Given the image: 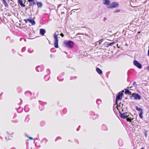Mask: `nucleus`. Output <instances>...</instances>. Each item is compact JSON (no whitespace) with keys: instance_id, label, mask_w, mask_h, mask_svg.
<instances>
[{"instance_id":"obj_1","label":"nucleus","mask_w":149,"mask_h":149,"mask_svg":"<svg viewBox=\"0 0 149 149\" xmlns=\"http://www.w3.org/2000/svg\"><path fill=\"white\" fill-rule=\"evenodd\" d=\"M59 35L58 32V31L55 32L54 34V47L56 48H57L58 47V36Z\"/></svg>"},{"instance_id":"obj_2","label":"nucleus","mask_w":149,"mask_h":149,"mask_svg":"<svg viewBox=\"0 0 149 149\" xmlns=\"http://www.w3.org/2000/svg\"><path fill=\"white\" fill-rule=\"evenodd\" d=\"M64 44L66 47L70 48H72L74 45V42L71 40H68L67 42H65Z\"/></svg>"},{"instance_id":"obj_3","label":"nucleus","mask_w":149,"mask_h":149,"mask_svg":"<svg viewBox=\"0 0 149 149\" xmlns=\"http://www.w3.org/2000/svg\"><path fill=\"white\" fill-rule=\"evenodd\" d=\"M124 92V90L122 91V92H119L118 94L117 95L116 100V103L117 105V103L118 100H122V97L123 95V93Z\"/></svg>"},{"instance_id":"obj_4","label":"nucleus","mask_w":149,"mask_h":149,"mask_svg":"<svg viewBox=\"0 0 149 149\" xmlns=\"http://www.w3.org/2000/svg\"><path fill=\"white\" fill-rule=\"evenodd\" d=\"M119 4L118 3L116 2H112L109 5L107 6L108 8H116L118 7Z\"/></svg>"},{"instance_id":"obj_5","label":"nucleus","mask_w":149,"mask_h":149,"mask_svg":"<svg viewBox=\"0 0 149 149\" xmlns=\"http://www.w3.org/2000/svg\"><path fill=\"white\" fill-rule=\"evenodd\" d=\"M133 97H134L135 100H139L141 98V96L138 94L136 93H133L132 94V95L130 97V98L132 99Z\"/></svg>"},{"instance_id":"obj_6","label":"nucleus","mask_w":149,"mask_h":149,"mask_svg":"<svg viewBox=\"0 0 149 149\" xmlns=\"http://www.w3.org/2000/svg\"><path fill=\"white\" fill-rule=\"evenodd\" d=\"M120 114V116L121 118H127L129 116L128 114L127 113H122L120 111H119Z\"/></svg>"},{"instance_id":"obj_7","label":"nucleus","mask_w":149,"mask_h":149,"mask_svg":"<svg viewBox=\"0 0 149 149\" xmlns=\"http://www.w3.org/2000/svg\"><path fill=\"white\" fill-rule=\"evenodd\" d=\"M133 64L134 65L139 69H141L142 68L141 64L136 60L134 61Z\"/></svg>"},{"instance_id":"obj_8","label":"nucleus","mask_w":149,"mask_h":149,"mask_svg":"<svg viewBox=\"0 0 149 149\" xmlns=\"http://www.w3.org/2000/svg\"><path fill=\"white\" fill-rule=\"evenodd\" d=\"M40 33L41 35L43 36L45 33V30L44 29H40Z\"/></svg>"},{"instance_id":"obj_9","label":"nucleus","mask_w":149,"mask_h":149,"mask_svg":"<svg viewBox=\"0 0 149 149\" xmlns=\"http://www.w3.org/2000/svg\"><path fill=\"white\" fill-rule=\"evenodd\" d=\"M18 1L20 5L22 7H24L25 6V5L23 3V1L22 0H18Z\"/></svg>"},{"instance_id":"obj_10","label":"nucleus","mask_w":149,"mask_h":149,"mask_svg":"<svg viewBox=\"0 0 149 149\" xmlns=\"http://www.w3.org/2000/svg\"><path fill=\"white\" fill-rule=\"evenodd\" d=\"M96 70L97 72L100 74H101L102 73V71L98 68H96Z\"/></svg>"},{"instance_id":"obj_11","label":"nucleus","mask_w":149,"mask_h":149,"mask_svg":"<svg viewBox=\"0 0 149 149\" xmlns=\"http://www.w3.org/2000/svg\"><path fill=\"white\" fill-rule=\"evenodd\" d=\"M29 22L31 23L32 25H34L35 24V22L33 19H29Z\"/></svg>"},{"instance_id":"obj_12","label":"nucleus","mask_w":149,"mask_h":149,"mask_svg":"<svg viewBox=\"0 0 149 149\" xmlns=\"http://www.w3.org/2000/svg\"><path fill=\"white\" fill-rule=\"evenodd\" d=\"M25 95L26 96H30L31 95V93L30 91H27L25 92Z\"/></svg>"},{"instance_id":"obj_13","label":"nucleus","mask_w":149,"mask_h":149,"mask_svg":"<svg viewBox=\"0 0 149 149\" xmlns=\"http://www.w3.org/2000/svg\"><path fill=\"white\" fill-rule=\"evenodd\" d=\"M102 128L104 130H106L107 129V126L104 124L102 125Z\"/></svg>"},{"instance_id":"obj_14","label":"nucleus","mask_w":149,"mask_h":149,"mask_svg":"<svg viewBox=\"0 0 149 149\" xmlns=\"http://www.w3.org/2000/svg\"><path fill=\"white\" fill-rule=\"evenodd\" d=\"M24 111L26 112H28L29 111V109L27 105H26L24 107Z\"/></svg>"},{"instance_id":"obj_15","label":"nucleus","mask_w":149,"mask_h":149,"mask_svg":"<svg viewBox=\"0 0 149 149\" xmlns=\"http://www.w3.org/2000/svg\"><path fill=\"white\" fill-rule=\"evenodd\" d=\"M49 77H50L49 75H46L45 76L44 79L45 81H47L49 79Z\"/></svg>"},{"instance_id":"obj_16","label":"nucleus","mask_w":149,"mask_h":149,"mask_svg":"<svg viewBox=\"0 0 149 149\" xmlns=\"http://www.w3.org/2000/svg\"><path fill=\"white\" fill-rule=\"evenodd\" d=\"M2 2L5 7H8V5L5 0H3Z\"/></svg>"},{"instance_id":"obj_17","label":"nucleus","mask_w":149,"mask_h":149,"mask_svg":"<svg viewBox=\"0 0 149 149\" xmlns=\"http://www.w3.org/2000/svg\"><path fill=\"white\" fill-rule=\"evenodd\" d=\"M36 4L38 7L41 8L42 6V4L41 2H38Z\"/></svg>"},{"instance_id":"obj_18","label":"nucleus","mask_w":149,"mask_h":149,"mask_svg":"<svg viewBox=\"0 0 149 149\" xmlns=\"http://www.w3.org/2000/svg\"><path fill=\"white\" fill-rule=\"evenodd\" d=\"M36 4V3L34 1V0L33 1H32L31 2L29 3V6H33L35 4Z\"/></svg>"},{"instance_id":"obj_19","label":"nucleus","mask_w":149,"mask_h":149,"mask_svg":"<svg viewBox=\"0 0 149 149\" xmlns=\"http://www.w3.org/2000/svg\"><path fill=\"white\" fill-rule=\"evenodd\" d=\"M39 108L40 110H41V111L42 110H43V108H44L42 104H40L39 106Z\"/></svg>"},{"instance_id":"obj_20","label":"nucleus","mask_w":149,"mask_h":149,"mask_svg":"<svg viewBox=\"0 0 149 149\" xmlns=\"http://www.w3.org/2000/svg\"><path fill=\"white\" fill-rule=\"evenodd\" d=\"M101 100L100 99H97L96 100L97 103L99 104H100Z\"/></svg>"},{"instance_id":"obj_21","label":"nucleus","mask_w":149,"mask_h":149,"mask_svg":"<svg viewBox=\"0 0 149 149\" xmlns=\"http://www.w3.org/2000/svg\"><path fill=\"white\" fill-rule=\"evenodd\" d=\"M115 42H112L109 43H108L107 44V45L108 46H111L112 45H113L114 44H115Z\"/></svg>"},{"instance_id":"obj_22","label":"nucleus","mask_w":149,"mask_h":149,"mask_svg":"<svg viewBox=\"0 0 149 149\" xmlns=\"http://www.w3.org/2000/svg\"><path fill=\"white\" fill-rule=\"evenodd\" d=\"M136 109L139 111H142V109L141 108H139L138 106H136Z\"/></svg>"},{"instance_id":"obj_23","label":"nucleus","mask_w":149,"mask_h":149,"mask_svg":"<svg viewBox=\"0 0 149 149\" xmlns=\"http://www.w3.org/2000/svg\"><path fill=\"white\" fill-rule=\"evenodd\" d=\"M33 52V49L31 48H30L28 50V52L29 53H31Z\"/></svg>"},{"instance_id":"obj_24","label":"nucleus","mask_w":149,"mask_h":149,"mask_svg":"<svg viewBox=\"0 0 149 149\" xmlns=\"http://www.w3.org/2000/svg\"><path fill=\"white\" fill-rule=\"evenodd\" d=\"M123 104H122L121 103H119V105L118 106H119V107H121V110L122 111H123Z\"/></svg>"},{"instance_id":"obj_25","label":"nucleus","mask_w":149,"mask_h":149,"mask_svg":"<svg viewBox=\"0 0 149 149\" xmlns=\"http://www.w3.org/2000/svg\"><path fill=\"white\" fill-rule=\"evenodd\" d=\"M57 79H58V80L59 81H62V80H63V78L61 77H57Z\"/></svg>"},{"instance_id":"obj_26","label":"nucleus","mask_w":149,"mask_h":149,"mask_svg":"<svg viewBox=\"0 0 149 149\" xmlns=\"http://www.w3.org/2000/svg\"><path fill=\"white\" fill-rule=\"evenodd\" d=\"M126 120L127 121L132 122V119L131 118H128Z\"/></svg>"},{"instance_id":"obj_27","label":"nucleus","mask_w":149,"mask_h":149,"mask_svg":"<svg viewBox=\"0 0 149 149\" xmlns=\"http://www.w3.org/2000/svg\"><path fill=\"white\" fill-rule=\"evenodd\" d=\"M142 111H141V113L139 114V117L141 119L143 118V116L142 115Z\"/></svg>"},{"instance_id":"obj_28","label":"nucleus","mask_w":149,"mask_h":149,"mask_svg":"<svg viewBox=\"0 0 149 149\" xmlns=\"http://www.w3.org/2000/svg\"><path fill=\"white\" fill-rule=\"evenodd\" d=\"M117 109L119 111H120V109H121V107H119V106H118V105H117Z\"/></svg>"},{"instance_id":"obj_29","label":"nucleus","mask_w":149,"mask_h":149,"mask_svg":"<svg viewBox=\"0 0 149 149\" xmlns=\"http://www.w3.org/2000/svg\"><path fill=\"white\" fill-rule=\"evenodd\" d=\"M125 94H128L129 92V90L127 89H125Z\"/></svg>"},{"instance_id":"obj_30","label":"nucleus","mask_w":149,"mask_h":149,"mask_svg":"<svg viewBox=\"0 0 149 149\" xmlns=\"http://www.w3.org/2000/svg\"><path fill=\"white\" fill-rule=\"evenodd\" d=\"M120 11V10L118 9L117 10H115L113 11L114 13H117L118 12H119Z\"/></svg>"},{"instance_id":"obj_31","label":"nucleus","mask_w":149,"mask_h":149,"mask_svg":"<svg viewBox=\"0 0 149 149\" xmlns=\"http://www.w3.org/2000/svg\"><path fill=\"white\" fill-rule=\"evenodd\" d=\"M102 40L103 39H102L99 41V45L101 44L102 43Z\"/></svg>"},{"instance_id":"obj_32","label":"nucleus","mask_w":149,"mask_h":149,"mask_svg":"<svg viewBox=\"0 0 149 149\" xmlns=\"http://www.w3.org/2000/svg\"><path fill=\"white\" fill-rule=\"evenodd\" d=\"M133 85H134L135 86H137L136 83L135 81H134L133 82Z\"/></svg>"},{"instance_id":"obj_33","label":"nucleus","mask_w":149,"mask_h":149,"mask_svg":"<svg viewBox=\"0 0 149 149\" xmlns=\"http://www.w3.org/2000/svg\"><path fill=\"white\" fill-rule=\"evenodd\" d=\"M29 19H24V21L26 23H27V22L29 21Z\"/></svg>"},{"instance_id":"obj_34","label":"nucleus","mask_w":149,"mask_h":149,"mask_svg":"<svg viewBox=\"0 0 149 149\" xmlns=\"http://www.w3.org/2000/svg\"><path fill=\"white\" fill-rule=\"evenodd\" d=\"M40 68V66H38V67H37L36 68V69L37 71H38V72H39V69H38V68Z\"/></svg>"},{"instance_id":"obj_35","label":"nucleus","mask_w":149,"mask_h":149,"mask_svg":"<svg viewBox=\"0 0 149 149\" xmlns=\"http://www.w3.org/2000/svg\"><path fill=\"white\" fill-rule=\"evenodd\" d=\"M25 47H23L22 49V52H24L25 50Z\"/></svg>"},{"instance_id":"obj_36","label":"nucleus","mask_w":149,"mask_h":149,"mask_svg":"<svg viewBox=\"0 0 149 149\" xmlns=\"http://www.w3.org/2000/svg\"><path fill=\"white\" fill-rule=\"evenodd\" d=\"M34 0H28V1L29 2V3H31V2L32 1H34Z\"/></svg>"},{"instance_id":"obj_37","label":"nucleus","mask_w":149,"mask_h":149,"mask_svg":"<svg viewBox=\"0 0 149 149\" xmlns=\"http://www.w3.org/2000/svg\"><path fill=\"white\" fill-rule=\"evenodd\" d=\"M61 36L62 37H63L64 35V34L63 33H61L60 34Z\"/></svg>"},{"instance_id":"obj_38","label":"nucleus","mask_w":149,"mask_h":149,"mask_svg":"<svg viewBox=\"0 0 149 149\" xmlns=\"http://www.w3.org/2000/svg\"><path fill=\"white\" fill-rule=\"evenodd\" d=\"M107 19V18L106 17H104V18L103 21H105Z\"/></svg>"},{"instance_id":"obj_39","label":"nucleus","mask_w":149,"mask_h":149,"mask_svg":"<svg viewBox=\"0 0 149 149\" xmlns=\"http://www.w3.org/2000/svg\"><path fill=\"white\" fill-rule=\"evenodd\" d=\"M47 72H49V74L50 71L49 69H47Z\"/></svg>"},{"instance_id":"obj_40","label":"nucleus","mask_w":149,"mask_h":149,"mask_svg":"<svg viewBox=\"0 0 149 149\" xmlns=\"http://www.w3.org/2000/svg\"><path fill=\"white\" fill-rule=\"evenodd\" d=\"M29 139H33V138L31 137H29Z\"/></svg>"},{"instance_id":"obj_41","label":"nucleus","mask_w":149,"mask_h":149,"mask_svg":"<svg viewBox=\"0 0 149 149\" xmlns=\"http://www.w3.org/2000/svg\"><path fill=\"white\" fill-rule=\"evenodd\" d=\"M128 94H130V95H131V92L129 91Z\"/></svg>"},{"instance_id":"obj_42","label":"nucleus","mask_w":149,"mask_h":149,"mask_svg":"<svg viewBox=\"0 0 149 149\" xmlns=\"http://www.w3.org/2000/svg\"><path fill=\"white\" fill-rule=\"evenodd\" d=\"M145 136H146V137L147 136V134L146 133L145 134Z\"/></svg>"},{"instance_id":"obj_43","label":"nucleus","mask_w":149,"mask_h":149,"mask_svg":"<svg viewBox=\"0 0 149 149\" xmlns=\"http://www.w3.org/2000/svg\"><path fill=\"white\" fill-rule=\"evenodd\" d=\"M147 69L148 70H149V66L148 67Z\"/></svg>"},{"instance_id":"obj_44","label":"nucleus","mask_w":149,"mask_h":149,"mask_svg":"<svg viewBox=\"0 0 149 149\" xmlns=\"http://www.w3.org/2000/svg\"><path fill=\"white\" fill-rule=\"evenodd\" d=\"M96 115V117L98 116V115Z\"/></svg>"},{"instance_id":"obj_45","label":"nucleus","mask_w":149,"mask_h":149,"mask_svg":"<svg viewBox=\"0 0 149 149\" xmlns=\"http://www.w3.org/2000/svg\"><path fill=\"white\" fill-rule=\"evenodd\" d=\"M117 47H118V44H117Z\"/></svg>"},{"instance_id":"obj_46","label":"nucleus","mask_w":149,"mask_h":149,"mask_svg":"<svg viewBox=\"0 0 149 149\" xmlns=\"http://www.w3.org/2000/svg\"><path fill=\"white\" fill-rule=\"evenodd\" d=\"M77 131H78L79 130V129L78 128L77 129Z\"/></svg>"},{"instance_id":"obj_47","label":"nucleus","mask_w":149,"mask_h":149,"mask_svg":"<svg viewBox=\"0 0 149 149\" xmlns=\"http://www.w3.org/2000/svg\"><path fill=\"white\" fill-rule=\"evenodd\" d=\"M141 149H144V148H141Z\"/></svg>"},{"instance_id":"obj_48","label":"nucleus","mask_w":149,"mask_h":149,"mask_svg":"<svg viewBox=\"0 0 149 149\" xmlns=\"http://www.w3.org/2000/svg\"><path fill=\"white\" fill-rule=\"evenodd\" d=\"M58 137H57L56 138V139H58Z\"/></svg>"},{"instance_id":"obj_49","label":"nucleus","mask_w":149,"mask_h":149,"mask_svg":"<svg viewBox=\"0 0 149 149\" xmlns=\"http://www.w3.org/2000/svg\"><path fill=\"white\" fill-rule=\"evenodd\" d=\"M140 33V32H139L138 33Z\"/></svg>"},{"instance_id":"obj_50","label":"nucleus","mask_w":149,"mask_h":149,"mask_svg":"<svg viewBox=\"0 0 149 149\" xmlns=\"http://www.w3.org/2000/svg\"><path fill=\"white\" fill-rule=\"evenodd\" d=\"M20 41H21V39H20Z\"/></svg>"},{"instance_id":"obj_51","label":"nucleus","mask_w":149,"mask_h":149,"mask_svg":"<svg viewBox=\"0 0 149 149\" xmlns=\"http://www.w3.org/2000/svg\"><path fill=\"white\" fill-rule=\"evenodd\" d=\"M6 139H7L6 137Z\"/></svg>"},{"instance_id":"obj_52","label":"nucleus","mask_w":149,"mask_h":149,"mask_svg":"<svg viewBox=\"0 0 149 149\" xmlns=\"http://www.w3.org/2000/svg\"><path fill=\"white\" fill-rule=\"evenodd\" d=\"M27 8H26V10H27Z\"/></svg>"}]
</instances>
